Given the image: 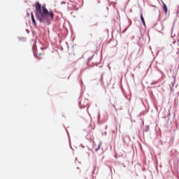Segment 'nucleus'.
<instances>
[{
	"mask_svg": "<svg viewBox=\"0 0 179 179\" xmlns=\"http://www.w3.org/2000/svg\"><path fill=\"white\" fill-rule=\"evenodd\" d=\"M34 7L36 8V17L40 23H48L50 20H54V12L52 10L48 11L45 5L41 6L38 1L34 4Z\"/></svg>",
	"mask_w": 179,
	"mask_h": 179,
	"instance_id": "obj_1",
	"label": "nucleus"
},
{
	"mask_svg": "<svg viewBox=\"0 0 179 179\" xmlns=\"http://www.w3.org/2000/svg\"><path fill=\"white\" fill-rule=\"evenodd\" d=\"M101 145V143H100V142L97 143L96 144L94 143L93 145V150H95V152H97V150H99V149H100Z\"/></svg>",
	"mask_w": 179,
	"mask_h": 179,
	"instance_id": "obj_2",
	"label": "nucleus"
},
{
	"mask_svg": "<svg viewBox=\"0 0 179 179\" xmlns=\"http://www.w3.org/2000/svg\"><path fill=\"white\" fill-rule=\"evenodd\" d=\"M162 3L163 5V10L164 12L165 13V15H167V12H168V9H167V5H166V3H164V2L163 1H162Z\"/></svg>",
	"mask_w": 179,
	"mask_h": 179,
	"instance_id": "obj_3",
	"label": "nucleus"
},
{
	"mask_svg": "<svg viewBox=\"0 0 179 179\" xmlns=\"http://www.w3.org/2000/svg\"><path fill=\"white\" fill-rule=\"evenodd\" d=\"M31 20H32L34 26H35V27H36L37 22H36V20L34 19V15L33 14V13H31Z\"/></svg>",
	"mask_w": 179,
	"mask_h": 179,
	"instance_id": "obj_4",
	"label": "nucleus"
},
{
	"mask_svg": "<svg viewBox=\"0 0 179 179\" xmlns=\"http://www.w3.org/2000/svg\"><path fill=\"white\" fill-rule=\"evenodd\" d=\"M140 17L143 26H146V23L145 22V19L143 18L142 13L141 14Z\"/></svg>",
	"mask_w": 179,
	"mask_h": 179,
	"instance_id": "obj_5",
	"label": "nucleus"
},
{
	"mask_svg": "<svg viewBox=\"0 0 179 179\" xmlns=\"http://www.w3.org/2000/svg\"><path fill=\"white\" fill-rule=\"evenodd\" d=\"M62 3H65V2H62Z\"/></svg>",
	"mask_w": 179,
	"mask_h": 179,
	"instance_id": "obj_6",
	"label": "nucleus"
}]
</instances>
